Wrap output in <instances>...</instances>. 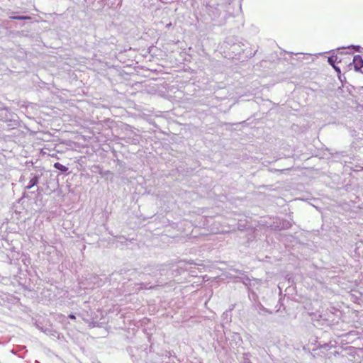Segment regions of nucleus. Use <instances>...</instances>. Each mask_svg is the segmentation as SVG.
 I'll return each instance as SVG.
<instances>
[{"instance_id":"obj_1","label":"nucleus","mask_w":363,"mask_h":363,"mask_svg":"<svg viewBox=\"0 0 363 363\" xmlns=\"http://www.w3.org/2000/svg\"><path fill=\"white\" fill-rule=\"evenodd\" d=\"M353 65L355 70H359L363 67V59L360 55H355L353 57Z\"/></svg>"},{"instance_id":"obj_2","label":"nucleus","mask_w":363,"mask_h":363,"mask_svg":"<svg viewBox=\"0 0 363 363\" xmlns=\"http://www.w3.org/2000/svg\"><path fill=\"white\" fill-rule=\"evenodd\" d=\"M54 167L57 169L60 170L62 172H65L68 170V168L66 166L60 164V162H55L54 164Z\"/></svg>"},{"instance_id":"obj_3","label":"nucleus","mask_w":363,"mask_h":363,"mask_svg":"<svg viewBox=\"0 0 363 363\" xmlns=\"http://www.w3.org/2000/svg\"><path fill=\"white\" fill-rule=\"evenodd\" d=\"M38 182V177H34L33 178H32L30 182H29V185L28 186V189L33 187V186L36 185Z\"/></svg>"},{"instance_id":"obj_4","label":"nucleus","mask_w":363,"mask_h":363,"mask_svg":"<svg viewBox=\"0 0 363 363\" xmlns=\"http://www.w3.org/2000/svg\"><path fill=\"white\" fill-rule=\"evenodd\" d=\"M10 18L14 20H30L31 18L30 16H10Z\"/></svg>"},{"instance_id":"obj_5","label":"nucleus","mask_w":363,"mask_h":363,"mask_svg":"<svg viewBox=\"0 0 363 363\" xmlns=\"http://www.w3.org/2000/svg\"><path fill=\"white\" fill-rule=\"evenodd\" d=\"M333 58H334V57H333H333H329V58H328V62L330 63V65H331L333 67H335V65H334V64H335V60H333Z\"/></svg>"},{"instance_id":"obj_6","label":"nucleus","mask_w":363,"mask_h":363,"mask_svg":"<svg viewBox=\"0 0 363 363\" xmlns=\"http://www.w3.org/2000/svg\"><path fill=\"white\" fill-rule=\"evenodd\" d=\"M69 318H71V319H72V320H75V319H76L75 315H73V314H69Z\"/></svg>"}]
</instances>
